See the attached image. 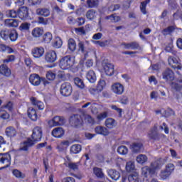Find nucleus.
Wrapping results in <instances>:
<instances>
[{
    "instance_id": "nucleus-41",
    "label": "nucleus",
    "mask_w": 182,
    "mask_h": 182,
    "mask_svg": "<svg viewBox=\"0 0 182 182\" xmlns=\"http://www.w3.org/2000/svg\"><path fill=\"white\" fill-rule=\"evenodd\" d=\"M170 171H168L166 169L161 171V173H159V176L162 180H166V178H168L171 176Z\"/></svg>"
},
{
    "instance_id": "nucleus-55",
    "label": "nucleus",
    "mask_w": 182,
    "mask_h": 182,
    "mask_svg": "<svg viewBox=\"0 0 182 182\" xmlns=\"http://www.w3.org/2000/svg\"><path fill=\"white\" fill-rule=\"evenodd\" d=\"M75 32L77 35H86V31L84 27L75 28Z\"/></svg>"
},
{
    "instance_id": "nucleus-45",
    "label": "nucleus",
    "mask_w": 182,
    "mask_h": 182,
    "mask_svg": "<svg viewBox=\"0 0 182 182\" xmlns=\"http://www.w3.org/2000/svg\"><path fill=\"white\" fill-rule=\"evenodd\" d=\"M137 163L139 164H144L147 161V156L146 155L140 154L136 157Z\"/></svg>"
},
{
    "instance_id": "nucleus-46",
    "label": "nucleus",
    "mask_w": 182,
    "mask_h": 182,
    "mask_svg": "<svg viewBox=\"0 0 182 182\" xmlns=\"http://www.w3.org/2000/svg\"><path fill=\"white\" fill-rule=\"evenodd\" d=\"M105 86H106V82L104 80H100L97 85V90L102 92L105 89Z\"/></svg>"
},
{
    "instance_id": "nucleus-27",
    "label": "nucleus",
    "mask_w": 182,
    "mask_h": 182,
    "mask_svg": "<svg viewBox=\"0 0 182 182\" xmlns=\"http://www.w3.org/2000/svg\"><path fill=\"white\" fill-rule=\"evenodd\" d=\"M86 77L90 83L96 82V73L93 70H89L86 74Z\"/></svg>"
},
{
    "instance_id": "nucleus-64",
    "label": "nucleus",
    "mask_w": 182,
    "mask_h": 182,
    "mask_svg": "<svg viewBox=\"0 0 182 182\" xmlns=\"http://www.w3.org/2000/svg\"><path fill=\"white\" fill-rule=\"evenodd\" d=\"M62 182H76V181L73 177H67L63 178Z\"/></svg>"
},
{
    "instance_id": "nucleus-59",
    "label": "nucleus",
    "mask_w": 182,
    "mask_h": 182,
    "mask_svg": "<svg viewBox=\"0 0 182 182\" xmlns=\"http://www.w3.org/2000/svg\"><path fill=\"white\" fill-rule=\"evenodd\" d=\"M38 23L41 25H48V20L43 17H38Z\"/></svg>"
},
{
    "instance_id": "nucleus-29",
    "label": "nucleus",
    "mask_w": 182,
    "mask_h": 182,
    "mask_svg": "<svg viewBox=\"0 0 182 182\" xmlns=\"http://www.w3.org/2000/svg\"><path fill=\"white\" fill-rule=\"evenodd\" d=\"M82 151V146L80 144H73L70 149V154H77Z\"/></svg>"
},
{
    "instance_id": "nucleus-40",
    "label": "nucleus",
    "mask_w": 182,
    "mask_h": 182,
    "mask_svg": "<svg viewBox=\"0 0 182 182\" xmlns=\"http://www.w3.org/2000/svg\"><path fill=\"white\" fill-rule=\"evenodd\" d=\"M53 36L50 32H47L43 36V41L45 43H50Z\"/></svg>"
},
{
    "instance_id": "nucleus-22",
    "label": "nucleus",
    "mask_w": 182,
    "mask_h": 182,
    "mask_svg": "<svg viewBox=\"0 0 182 182\" xmlns=\"http://www.w3.org/2000/svg\"><path fill=\"white\" fill-rule=\"evenodd\" d=\"M108 176L112 179L117 181L120 178V172L116 171L115 169H109L107 171Z\"/></svg>"
},
{
    "instance_id": "nucleus-53",
    "label": "nucleus",
    "mask_w": 182,
    "mask_h": 182,
    "mask_svg": "<svg viewBox=\"0 0 182 182\" xmlns=\"http://www.w3.org/2000/svg\"><path fill=\"white\" fill-rule=\"evenodd\" d=\"M9 23L10 26H12L13 28H16L19 25V21L16 19H9Z\"/></svg>"
},
{
    "instance_id": "nucleus-16",
    "label": "nucleus",
    "mask_w": 182,
    "mask_h": 182,
    "mask_svg": "<svg viewBox=\"0 0 182 182\" xmlns=\"http://www.w3.org/2000/svg\"><path fill=\"white\" fill-rule=\"evenodd\" d=\"M95 132L97 134H100L101 136H109L110 134L109 129L103 126H97L95 128Z\"/></svg>"
},
{
    "instance_id": "nucleus-23",
    "label": "nucleus",
    "mask_w": 182,
    "mask_h": 182,
    "mask_svg": "<svg viewBox=\"0 0 182 182\" xmlns=\"http://www.w3.org/2000/svg\"><path fill=\"white\" fill-rule=\"evenodd\" d=\"M30 100L33 106H36V107H38V110H43V109H45V105H43V102L37 100L36 97H32Z\"/></svg>"
},
{
    "instance_id": "nucleus-17",
    "label": "nucleus",
    "mask_w": 182,
    "mask_h": 182,
    "mask_svg": "<svg viewBox=\"0 0 182 182\" xmlns=\"http://www.w3.org/2000/svg\"><path fill=\"white\" fill-rule=\"evenodd\" d=\"M65 122V117L60 116H55L50 121V123H53V126H63Z\"/></svg>"
},
{
    "instance_id": "nucleus-48",
    "label": "nucleus",
    "mask_w": 182,
    "mask_h": 182,
    "mask_svg": "<svg viewBox=\"0 0 182 182\" xmlns=\"http://www.w3.org/2000/svg\"><path fill=\"white\" fill-rule=\"evenodd\" d=\"M174 31H176V27H174V26H170L163 30V33L164 35H168L169 33L174 32Z\"/></svg>"
},
{
    "instance_id": "nucleus-24",
    "label": "nucleus",
    "mask_w": 182,
    "mask_h": 182,
    "mask_svg": "<svg viewBox=\"0 0 182 182\" xmlns=\"http://www.w3.org/2000/svg\"><path fill=\"white\" fill-rule=\"evenodd\" d=\"M105 124L107 129H114L117 126V122L113 118H107L105 122Z\"/></svg>"
},
{
    "instance_id": "nucleus-54",
    "label": "nucleus",
    "mask_w": 182,
    "mask_h": 182,
    "mask_svg": "<svg viewBox=\"0 0 182 182\" xmlns=\"http://www.w3.org/2000/svg\"><path fill=\"white\" fill-rule=\"evenodd\" d=\"M0 117L4 120H8L9 119V114L5 110H0Z\"/></svg>"
},
{
    "instance_id": "nucleus-58",
    "label": "nucleus",
    "mask_w": 182,
    "mask_h": 182,
    "mask_svg": "<svg viewBox=\"0 0 182 182\" xmlns=\"http://www.w3.org/2000/svg\"><path fill=\"white\" fill-rule=\"evenodd\" d=\"M42 0H28V4L30 6H33L35 5H41Z\"/></svg>"
},
{
    "instance_id": "nucleus-57",
    "label": "nucleus",
    "mask_w": 182,
    "mask_h": 182,
    "mask_svg": "<svg viewBox=\"0 0 182 182\" xmlns=\"http://www.w3.org/2000/svg\"><path fill=\"white\" fill-rule=\"evenodd\" d=\"M175 114L176 113L174 112V110L170 108L165 111L166 117H170V116H174Z\"/></svg>"
},
{
    "instance_id": "nucleus-38",
    "label": "nucleus",
    "mask_w": 182,
    "mask_h": 182,
    "mask_svg": "<svg viewBox=\"0 0 182 182\" xmlns=\"http://www.w3.org/2000/svg\"><path fill=\"white\" fill-rule=\"evenodd\" d=\"M46 80L53 82L54 79H56V74L51 70H49L46 74Z\"/></svg>"
},
{
    "instance_id": "nucleus-1",
    "label": "nucleus",
    "mask_w": 182,
    "mask_h": 182,
    "mask_svg": "<svg viewBox=\"0 0 182 182\" xmlns=\"http://www.w3.org/2000/svg\"><path fill=\"white\" fill-rule=\"evenodd\" d=\"M43 136V131L41 127H35L33 129V133L31 134V139L28 138L26 141H24L19 148V151H28L29 147L35 146V143L38 141H41L42 137Z\"/></svg>"
},
{
    "instance_id": "nucleus-56",
    "label": "nucleus",
    "mask_w": 182,
    "mask_h": 182,
    "mask_svg": "<svg viewBox=\"0 0 182 182\" xmlns=\"http://www.w3.org/2000/svg\"><path fill=\"white\" fill-rule=\"evenodd\" d=\"M106 117H107V112H104L102 113H100V114L97 115V119L98 120H105V119H106Z\"/></svg>"
},
{
    "instance_id": "nucleus-61",
    "label": "nucleus",
    "mask_w": 182,
    "mask_h": 182,
    "mask_svg": "<svg viewBox=\"0 0 182 182\" xmlns=\"http://www.w3.org/2000/svg\"><path fill=\"white\" fill-rule=\"evenodd\" d=\"M166 170L168 171H170V173H173L174 171V164H168L166 167Z\"/></svg>"
},
{
    "instance_id": "nucleus-28",
    "label": "nucleus",
    "mask_w": 182,
    "mask_h": 182,
    "mask_svg": "<svg viewBox=\"0 0 182 182\" xmlns=\"http://www.w3.org/2000/svg\"><path fill=\"white\" fill-rule=\"evenodd\" d=\"M5 134L7 137H15L16 136V129L14 127H9L6 129Z\"/></svg>"
},
{
    "instance_id": "nucleus-42",
    "label": "nucleus",
    "mask_w": 182,
    "mask_h": 182,
    "mask_svg": "<svg viewBox=\"0 0 182 182\" xmlns=\"http://www.w3.org/2000/svg\"><path fill=\"white\" fill-rule=\"evenodd\" d=\"M6 15L8 18H18V10H8L6 12Z\"/></svg>"
},
{
    "instance_id": "nucleus-9",
    "label": "nucleus",
    "mask_w": 182,
    "mask_h": 182,
    "mask_svg": "<svg viewBox=\"0 0 182 182\" xmlns=\"http://www.w3.org/2000/svg\"><path fill=\"white\" fill-rule=\"evenodd\" d=\"M174 77V72L170 68H166L162 72V78L166 82H173Z\"/></svg>"
},
{
    "instance_id": "nucleus-25",
    "label": "nucleus",
    "mask_w": 182,
    "mask_h": 182,
    "mask_svg": "<svg viewBox=\"0 0 182 182\" xmlns=\"http://www.w3.org/2000/svg\"><path fill=\"white\" fill-rule=\"evenodd\" d=\"M36 12L37 15H39L40 16H45L46 18L50 15V11L46 8L37 9Z\"/></svg>"
},
{
    "instance_id": "nucleus-2",
    "label": "nucleus",
    "mask_w": 182,
    "mask_h": 182,
    "mask_svg": "<svg viewBox=\"0 0 182 182\" xmlns=\"http://www.w3.org/2000/svg\"><path fill=\"white\" fill-rule=\"evenodd\" d=\"M0 36L4 41L16 42L18 39V31L15 29L4 28L0 31Z\"/></svg>"
},
{
    "instance_id": "nucleus-11",
    "label": "nucleus",
    "mask_w": 182,
    "mask_h": 182,
    "mask_svg": "<svg viewBox=\"0 0 182 182\" xmlns=\"http://www.w3.org/2000/svg\"><path fill=\"white\" fill-rule=\"evenodd\" d=\"M56 59H58V55L55 50H50L45 55V60L48 63H53L56 62Z\"/></svg>"
},
{
    "instance_id": "nucleus-50",
    "label": "nucleus",
    "mask_w": 182,
    "mask_h": 182,
    "mask_svg": "<svg viewBox=\"0 0 182 182\" xmlns=\"http://www.w3.org/2000/svg\"><path fill=\"white\" fill-rule=\"evenodd\" d=\"M173 18L175 21H178V19H182V11L181 10H177L176 12H175L173 14Z\"/></svg>"
},
{
    "instance_id": "nucleus-62",
    "label": "nucleus",
    "mask_w": 182,
    "mask_h": 182,
    "mask_svg": "<svg viewBox=\"0 0 182 182\" xmlns=\"http://www.w3.org/2000/svg\"><path fill=\"white\" fill-rule=\"evenodd\" d=\"M130 43H131V49L134 50L140 48V45L139 44V43L136 41L131 42Z\"/></svg>"
},
{
    "instance_id": "nucleus-33",
    "label": "nucleus",
    "mask_w": 182,
    "mask_h": 182,
    "mask_svg": "<svg viewBox=\"0 0 182 182\" xmlns=\"http://www.w3.org/2000/svg\"><path fill=\"white\" fill-rule=\"evenodd\" d=\"M97 12L95 9L88 10L86 13V18L89 21H93L96 18Z\"/></svg>"
},
{
    "instance_id": "nucleus-47",
    "label": "nucleus",
    "mask_w": 182,
    "mask_h": 182,
    "mask_svg": "<svg viewBox=\"0 0 182 182\" xmlns=\"http://www.w3.org/2000/svg\"><path fill=\"white\" fill-rule=\"evenodd\" d=\"M20 31H29L31 29V23H22L19 26Z\"/></svg>"
},
{
    "instance_id": "nucleus-44",
    "label": "nucleus",
    "mask_w": 182,
    "mask_h": 182,
    "mask_svg": "<svg viewBox=\"0 0 182 182\" xmlns=\"http://www.w3.org/2000/svg\"><path fill=\"white\" fill-rule=\"evenodd\" d=\"M63 43V42L62 41V38L58 37L55 38V41L53 43V48H55L56 49H59V48L62 47Z\"/></svg>"
},
{
    "instance_id": "nucleus-32",
    "label": "nucleus",
    "mask_w": 182,
    "mask_h": 182,
    "mask_svg": "<svg viewBox=\"0 0 182 182\" xmlns=\"http://www.w3.org/2000/svg\"><path fill=\"white\" fill-rule=\"evenodd\" d=\"M68 48L70 52L76 50V41L73 38H70L68 41Z\"/></svg>"
},
{
    "instance_id": "nucleus-3",
    "label": "nucleus",
    "mask_w": 182,
    "mask_h": 182,
    "mask_svg": "<svg viewBox=\"0 0 182 182\" xmlns=\"http://www.w3.org/2000/svg\"><path fill=\"white\" fill-rule=\"evenodd\" d=\"M75 65V58L70 55H65L59 60V66L63 70H68Z\"/></svg>"
},
{
    "instance_id": "nucleus-12",
    "label": "nucleus",
    "mask_w": 182,
    "mask_h": 182,
    "mask_svg": "<svg viewBox=\"0 0 182 182\" xmlns=\"http://www.w3.org/2000/svg\"><path fill=\"white\" fill-rule=\"evenodd\" d=\"M141 174L145 177H148L149 178H151L154 174H156V171L153 169L152 167L144 166L141 168Z\"/></svg>"
},
{
    "instance_id": "nucleus-36",
    "label": "nucleus",
    "mask_w": 182,
    "mask_h": 182,
    "mask_svg": "<svg viewBox=\"0 0 182 182\" xmlns=\"http://www.w3.org/2000/svg\"><path fill=\"white\" fill-rule=\"evenodd\" d=\"M12 174L16 177V178H25V173H23L21 171L18 169H13Z\"/></svg>"
},
{
    "instance_id": "nucleus-63",
    "label": "nucleus",
    "mask_w": 182,
    "mask_h": 182,
    "mask_svg": "<svg viewBox=\"0 0 182 182\" xmlns=\"http://www.w3.org/2000/svg\"><path fill=\"white\" fill-rule=\"evenodd\" d=\"M120 103H122V105H127L129 103V97L122 96L120 99Z\"/></svg>"
},
{
    "instance_id": "nucleus-13",
    "label": "nucleus",
    "mask_w": 182,
    "mask_h": 182,
    "mask_svg": "<svg viewBox=\"0 0 182 182\" xmlns=\"http://www.w3.org/2000/svg\"><path fill=\"white\" fill-rule=\"evenodd\" d=\"M112 90L115 95H123L124 86L120 84V82H116L112 85Z\"/></svg>"
},
{
    "instance_id": "nucleus-30",
    "label": "nucleus",
    "mask_w": 182,
    "mask_h": 182,
    "mask_svg": "<svg viewBox=\"0 0 182 182\" xmlns=\"http://www.w3.org/2000/svg\"><path fill=\"white\" fill-rule=\"evenodd\" d=\"M93 173L97 178H105V173H103V170L101 168L94 167Z\"/></svg>"
},
{
    "instance_id": "nucleus-15",
    "label": "nucleus",
    "mask_w": 182,
    "mask_h": 182,
    "mask_svg": "<svg viewBox=\"0 0 182 182\" xmlns=\"http://www.w3.org/2000/svg\"><path fill=\"white\" fill-rule=\"evenodd\" d=\"M51 134L55 139H60L65 136V129L62 127H56L53 129Z\"/></svg>"
},
{
    "instance_id": "nucleus-49",
    "label": "nucleus",
    "mask_w": 182,
    "mask_h": 182,
    "mask_svg": "<svg viewBox=\"0 0 182 182\" xmlns=\"http://www.w3.org/2000/svg\"><path fill=\"white\" fill-rule=\"evenodd\" d=\"M126 170L128 173L134 171V164L132 161L127 162L126 165Z\"/></svg>"
},
{
    "instance_id": "nucleus-51",
    "label": "nucleus",
    "mask_w": 182,
    "mask_h": 182,
    "mask_svg": "<svg viewBox=\"0 0 182 182\" xmlns=\"http://www.w3.org/2000/svg\"><path fill=\"white\" fill-rule=\"evenodd\" d=\"M68 167L70 170H73L74 171L79 169V165L77 163L70 162L68 163Z\"/></svg>"
},
{
    "instance_id": "nucleus-31",
    "label": "nucleus",
    "mask_w": 182,
    "mask_h": 182,
    "mask_svg": "<svg viewBox=\"0 0 182 182\" xmlns=\"http://www.w3.org/2000/svg\"><path fill=\"white\" fill-rule=\"evenodd\" d=\"M168 62L171 68H172L173 69H177V66H178V61L177 60V59H176V58L169 57L168 58Z\"/></svg>"
},
{
    "instance_id": "nucleus-60",
    "label": "nucleus",
    "mask_w": 182,
    "mask_h": 182,
    "mask_svg": "<svg viewBox=\"0 0 182 182\" xmlns=\"http://www.w3.org/2000/svg\"><path fill=\"white\" fill-rule=\"evenodd\" d=\"M78 50L82 52V53H85V43L83 41L78 43Z\"/></svg>"
},
{
    "instance_id": "nucleus-34",
    "label": "nucleus",
    "mask_w": 182,
    "mask_h": 182,
    "mask_svg": "<svg viewBox=\"0 0 182 182\" xmlns=\"http://www.w3.org/2000/svg\"><path fill=\"white\" fill-rule=\"evenodd\" d=\"M139 173L137 172H134L128 176V181L129 182H139Z\"/></svg>"
},
{
    "instance_id": "nucleus-5",
    "label": "nucleus",
    "mask_w": 182,
    "mask_h": 182,
    "mask_svg": "<svg viewBox=\"0 0 182 182\" xmlns=\"http://www.w3.org/2000/svg\"><path fill=\"white\" fill-rule=\"evenodd\" d=\"M28 80L33 86H39L41 85V82H43V85L44 86H47V85H49L50 82L48 81L46 78L45 77H41L38 74H31L29 76Z\"/></svg>"
},
{
    "instance_id": "nucleus-6",
    "label": "nucleus",
    "mask_w": 182,
    "mask_h": 182,
    "mask_svg": "<svg viewBox=\"0 0 182 182\" xmlns=\"http://www.w3.org/2000/svg\"><path fill=\"white\" fill-rule=\"evenodd\" d=\"M73 91V88L72 87V85L69 82H64L60 85V92L62 96L65 97H69L70 95H72V92Z\"/></svg>"
},
{
    "instance_id": "nucleus-43",
    "label": "nucleus",
    "mask_w": 182,
    "mask_h": 182,
    "mask_svg": "<svg viewBox=\"0 0 182 182\" xmlns=\"http://www.w3.org/2000/svg\"><path fill=\"white\" fill-rule=\"evenodd\" d=\"M161 162L159 160L155 161L154 162H152L151 164V167L152 168V170H154V171H156V170L161 168Z\"/></svg>"
},
{
    "instance_id": "nucleus-35",
    "label": "nucleus",
    "mask_w": 182,
    "mask_h": 182,
    "mask_svg": "<svg viewBox=\"0 0 182 182\" xmlns=\"http://www.w3.org/2000/svg\"><path fill=\"white\" fill-rule=\"evenodd\" d=\"M117 153L122 156H126L129 153V149H127V146L122 145L118 147Z\"/></svg>"
},
{
    "instance_id": "nucleus-14",
    "label": "nucleus",
    "mask_w": 182,
    "mask_h": 182,
    "mask_svg": "<svg viewBox=\"0 0 182 182\" xmlns=\"http://www.w3.org/2000/svg\"><path fill=\"white\" fill-rule=\"evenodd\" d=\"M0 163H1V164H5V163H6V166H9V167H10L11 154H9V152L0 154Z\"/></svg>"
},
{
    "instance_id": "nucleus-52",
    "label": "nucleus",
    "mask_w": 182,
    "mask_h": 182,
    "mask_svg": "<svg viewBox=\"0 0 182 182\" xmlns=\"http://www.w3.org/2000/svg\"><path fill=\"white\" fill-rule=\"evenodd\" d=\"M111 109H112V110H115L116 112H118L119 117H122L123 109L117 107V105H112Z\"/></svg>"
},
{
    "instance_id": "nucleus-20",
    "label": "nucleus",
    "mask_w": 182,
    "mask_h": 182,
    "mask_svg": "<svg viewBox=\"0 0 182 182\" xmlns=\"http://www.w3.org/2000/svg\"><path fill=\"white\" fill-rule=\"evenodd\" d=\"M27 114L32 122H36V120H38V114L36 113V109H35V108L29 107L27 110Z\"/></svg>"
},
{
    "instance_id": "nucleus-4",
    "label": "nucleus",
    "mask_w": 182,
    "mask_h": 182,
    "mask_svg": "<svg viewBox=\"0 0 182 182\" xmlns=\"http://www.w3.org/2000/svg\"><path fill=\"white\" fill-rule=\"evenodd\" d=\"M69 124L74 129H80L83 126V117L79 114H73L69 118Z\"/></svg>"
},
{
    "instance_id": "nucleus-37",
    "label": "nucleus",
    "mask_w": 182,
    "mask_h": 182,
    "mask_svg": "<svg viewBox=\"0 0 182 182\" xmlns=\"http://www.w3.org/2000/svg\"><path fill=\"white\" fill-rule=\"evenodd\" d=\"M74 83L76 86H77V87H80V89L85 88V82H83V80L80 77H77L74 78Z\"/></svg>"
},
{
    "instance_id": "nucleus-39",
    "label": "nucleus",
    "mask_w": 182,
    "mask_h": 182,
    "mask_svg": "<svg viewBox=\"0 0 182 182\" xmlns=\"http://www.w3.org/2000/svg\"><path fill=\"white\" fill-rule=\"evenodd\" d=\"M88 8H97L99 6V0H87Z\"/></svg>"
},
{
    "instance_id": "nucleus-19",
    "label": "nucleus",
    "mask_w": 182,
    "mask_h": 182,
    "mask_svg": "<svg viewBox=\"0 0 182 182\" xmlns=\"http://www.w3.org/2000/svg\"><path fill=\"white\" fill-rule=\"evenodd\" d=\"M43 33H45V31L43 28L41 27H36L31 31V35L33 38L38 39V38H41L43 36Z\"/></svg>"
},
{
    "instance_id": "nucleus-26",
    "label": "nucleus",
    "mask_w": 182,
    "mask_h": 182,
    "mask_svg": "<svg viewBox=\"0 0 182 182\" xmlns=\"http://www.w3.org/2000/svg\"><path fill=\"white\" fill-rule=\"evenodd\" d=\"M141 147H143V144L140 142H134L130 146V149L133 153H140Z\"/></svg>"
},
{
    "instance_id": "nucleus-7",
    "label": "nucleus",
    "mask_w": 182,
    "mask_h": 182,
    "mask_svg": "<svg viewBox=\"0 0 182 182\" xmlns=\"http://www.w3.org/2000/svg\"><path fill=\"white\" fill-rule=\"evenodd\" d=\"M18 18L21 19V21H28V19H30L29 8L25 6L19 7L18 9Z\"/></svg>"
},
{
    "instance_id": "nucleus-8",
    "label": "nucleus",
    "mask_w": 182,
    "mask_h": 182,
    "mask_svg": "<svg viewBox=\"0 0 182 182\" xmlns=\"http://www.w3.org/2000/svg\"><path fill=\"white\" fill-rule=\"evenodd\" d=\"M102 66L107 76H112L114 73V65L106 60L102 62Z\"/></svg>"
},
{
    "instance_id": "nucleus-21",
    "label": "nucleus",
    "mask_w": 182,
    "mask_h": 182,
    "mask_svg": "<svg viewBox=\"0 0 182 182\" xmlns=\"http://www.w3.org/2000/svg\"><path fill=\"white\" fill-rule=\"evenodd\" d=\"M45 53V49L43 47L34 48L32 50V54L34 58H41Z\"/></svg>"
},
{
    "instance_id": "nucleus-18",
    "label": "nucleus",
    "mask_w": 182,
    "mask_h": 182,
    "mask_svg": "<svg viewBox=\"0 0 182 182\" xmlns=\"http://www.w3.org/2000/svg\"><path fill=\"white\" fill-rule=\"evenodd\" d=\"M0 74L3 75V76H6V77H10L11 75H12V72L6 64H1L0 65Z\"/></svg>"
},
{
    "instance_id": "nucleus-10",
    "label": "nucleus",
    "mask_w": 182,
    "mask_h": 182,
    "mask_svg": "<svg viewBox=\"0 0 182 182\" xmlns=\"http://www.w3.org/2000/svg\"><path fill=\"white\" fill-rule=\"evenodd\" d=\"M147 136L149 140H153V141H160V139L164 137L165 135L160 134L156 129H152L149 132Z\"/></svg>"
}]
</instances>
